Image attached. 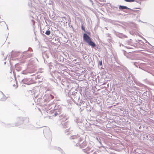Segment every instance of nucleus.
Segmentation results:
<instances>
[{"instance_id":"obj_1","label":"nucleus","mask_w":154,"mask_h":154,"mask_svg":"<svg viewBox=\"0 0 154 154\" xmlns=\"http://www.w3.org/2000/svg\"><path fill=\"white\" fill-rule=\"evenodd\" d=\"M83 39L88 45L91 46L92 48H94L96 46L95 44L92 41L90 37L87 34H84L83 35Z\"/></svg>"},{"instance_id":"obj_2","label":"nucleus","mask_w":154,"mask_h":154,"mask_svg":"<svg viewBox=\"0 0 154 154\" xmlns=\"http://www.w3.org/2000/svg\"><path fill=\"white\" fill-rule=\"evenodd\" d=\"M86 151H85V149H84L83 150L85 152L88 154H97L96 152L94 150H93L91 148L89 149L87 148L86 149Z\"/></svg>"},{"instance_id":"obj_3","label":"nucleus","mask_w":154,"mask_h":154,"mask_svg":"<svg viewBox=\"0 0 154 154\" xmlns=\"http://www.w3.org/2000/svg\"><path fill=\"white\" fill-rule=\"evenodd\" d=\"M119 8L120 9H129L126 6L120 5L119 7Z\"/></svg>"},{"instance_id":"obj_4","label":"nucleus","mask_w":154,"mask_h":154,"mask_svg":"<svg viewBox=\"0 0 154 154\" xmlns=\"http://www.w3.org/2000/svg\"><path fill=\"white\" fill-rule=\"evenodd\" d=\"M86 146V143L85 142H83L82 145H81V147L82 148Z\"/></svg>"},{"instance_id":"obj_5","label":"nucleus","mask_w":154,"mask_h":154,"mask_svg":"<svg viewBox=\"0 0 154 154\" xmlns=\"http://www.w3.org/2000/svg\"><path fill=\"white\" fill-rule=\"evenodd\" d=\"M50 33H51V31L50 30L47 31L45 33V34L48 35H50Z\"/></svg>"},{"instance_id":"obj_6","label":"nucleus","mask_w":154,"mask_h":154,"mask_svg":"<svg viewBox=\"0 0 154 154\" xmlns=\"http://www.w3.org/2000/svg\"><path fill=\"white\" fill-rule=\"evenodd\" d=\"M125 1L128 2H132L135 1L134 0H125Z\"/></svg>"},{"instance_id":"obj_7","label":"nucleus","mask_w":154,"mask_h":154,"mask_svg":"<svg viewBox=\"0 0 154 154\" xmlns=\"http://www.w3.org/2000/svg\"><path fill=\"white\" fill-rule=\"evenodd\" d=\"M82 29L84 31H85V28L84 27V26H83V25H82Z\"/></svg>"},{"instance_id":"obj_8","label":"nucleus","mask_w":154,"mask_h":154,"mask_svg":"<svg viewBox=\"0 0 154 154\" xmlns=\"http://www.w3.org/2000/svg\"><path fill=\"white\" fill-rule=\"evenodd\" d=\"M102 61H101L100 62V65H102Z\"/></svg>"},{"instance_id":"obj_9","label":"nucleus","mask_w":154,"mask_h":154,"mask_svg":"<svg viewBox=\"0 0 154 154\" xmlns=\"http://www.w3.org/2000/svg\"><path fill=\"white\" fill-rule=\"evenodd\" d=\"M57 113H55V116H57Z\"/></svg>"},{"instance_id":"obj_10","label":"nucleus","mask_w":154,"mask_h":154,"mask_svg":"<svg viewBox=\"0 0 154 154\" xmlns=\"http://www.w3.org/2000/svg\"><path fill=\"white\" fill-rule=\"evenodd\" d=\"M140 9V8H136V9Z\"/></svg>"}]
</instances>
